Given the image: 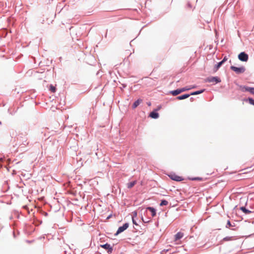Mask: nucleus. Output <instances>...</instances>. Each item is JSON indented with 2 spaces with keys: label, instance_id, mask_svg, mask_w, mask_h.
Wrapping results in <instances>:
<instances>
[{
  "label": "nucleus",
  "instance_id": "nucleus-8",
  "mask_svg": "<svg viewBox=\"0 0 254 254\" xmlns=\"http://www.w3.org/2000/svg\"><path fill=\"white\" fill-rule=\"evenodd\" d=\"M101 247L106 250H108V252L111 253L113 251V248L110 246V244H106L104 245H101Z\"/></svg>",
  "mask_w": 254,
  "mask_h": 254
},
{
  "label": "nucleus",
  "instance_id": "nucleus-16",
  "mask_svg": "<svg viewBox=\"0 0 254 254\" xmlns=\"http://www.w3.org/2000/svg\"><path fill=\"white\" fill-rule=\"evenodd\" d=\"M240 209L243 212L246 214H249L251 212V211L247 210L245 207H241Z\"/></svg>",
  "mask_w": 254,
  "mask_h": 254
},
{
  "label": "nucleus",
  "instance_id": "nucleus-2",
  "mask_svg": "<svg viewBox=\"0 0 254 254\" xmlns=\"http://www.w3.org/2000/svg\"><path fill=\"white\" fill-rule=\"evenodd\" d=\"M238 58L240 61L242 62H247L249 59V56L248 54L245 52H241L238 55Z\"/></svg>",
  "mask_w": 254,
  "mask_h": 254
},
{
  "label": "nucleus",
  "instance_id": "nucleus-3",
  "mask_svg": "<svg viewBox=\"0 0 254 254\" xmlns=\"http://www.w3.org/2000/svg\"><path fill=\"white\" fill-rule=\"evenodd\" d=\"M169 177L172 180L178 182H180L184 180V179L182 177L178 176L175 174H171L169 175Z\"/></svg>",
  "mask_w": 254,
  "mask_h": 254
},
{
  "label": "nucleus",
  "instance_id": "nucleus-22",
  "mask_svg": "<svg viewBox=\"0 0 254 254\" xmlns=\"http://www.w3.org/2000/svg\"><path fill=\"white\" fill-rule=\"evenodd\" d=\"M249 101L251 104L254 105V100L252 98H249Z\"/></svg>",
  "mask_w": 254,
  "mask_h": 254
},
{
  "label": "nucleus",
  "instance_id": "nucleus-15",
  "mask_svg": "<svg viewBox=\"0 0 254 254\" xmlns=\"http://www.w3.org/2000/svg\"><path fill=\"white\" fill-rule=\"evenodd\" d=\"M136 184V181H133V182H131L129 183H128L127 184V188L128 189H131V188H132L135 184Z\"/></svg>",
  "mask_w": 254,
  "mask_h": 254
},
{
  "label": "nucleus",
  "instance_id": "nucleus-23",
  "mask_svg": "<svg viewBox=\"0 0 254 254\" xmlns=\"http://www.w3.org/2000/svg\"><path fill=\"white\" fill-rule=\"evenodd\" d=\"M231 226V224L230 221H228L227 225H226V227L229 228Z\"/></svg>",
  "mask_w": 254,
  "mask_h": 254
},
{
  "label": "nucleus",
  "instance_id": "nucleus-11",
  "mask_svg": "<svg viewBox=\"0 0 254 254\" xmlns=\"http://www.w3.org/2000/svg\"><path fill=\"white\" fill-rule=\"evenodd\" d=\"M147 209L151 211L152 217H154L156 215V210L154 208L151 207H148Z\"/></svg>",
  "mask_w": 254,
  "mask_h": 254
},
{
  "label": "nucleus",
  "instance_id": "nucleus-6",
  "mask_svg": "<svg viewBox=\"0 0 254 254\" xmlns=\"http://www.w3.org/2000/svg\"><path fill=\"white\" fill-rule=\"evenodd\" d=\"M128 227V224L126 223L123 225V226L120 227L117 231L116 235H118L121 232H123Z\"/></svg>",
  "mask_w": 254,
  "mask_h": 254
},
{
  "label": "nucleus",
  "instance_id": "nucleus-29",
  "mask_svg": "<svg viewBox=\"0 0 254 254\" xmlns=\"http://www.w3.org/2000/svg\"><path fill=\"white\" fill-rule=\"evenodd\" d=\"M188 6L189 7H191V5L190 3H188Z\"/></svg>",
  "mask_w": 254,
  "mask_h": 254
},
{
  "label": "nucleus",
  "instance_id": "nucleus-30",
  "mask_svg": "<svg viewBox=\"0 0 254 254\" xmlns=\"http://www.w3.org/2000/svg\"><path fill=\"white\" fill-rule=\"evenodd\" d=\"M2 158H0V161H2Z\"/></svg>",
  "mask_w": 254,
  "mask_h": 254
},
{
  "label": "nucleus",
  "instance_id": "nucleus-17",
  "mask_svg": "<svg viewBox=\"0 0 254 254\" xmlns=\"http://www.w3.org/2000/svg\"><path fill=\"white\" fill-rule=\"evenodd\" d=\"M204 90H201L200 91H195V92L191 93L190 95H197V94L202 93L204 91Z\"/></svg>",
  "mask_w": 254,
  "mask_h": 254
},
{
  "label": "nucleus",
  "instance_id": "nucleus-21",
  "mask_svg": "<svg viewBox=\"0 0 254 254\" xmlns=\"http://www.w3.org/2000/svg\"><path fill=\"white\" fill-rule=\"evenodd\" d=\"M251 94L254 95V88L250 87V90L249 91Z\"/></svg>",
  "mask_w": 254,
  "mask_h": 254
},
{
  "label": "nucleus",
  "instance_id": "nucleus-5",
  "mask_svg": "<svg viewBox=\"0 0 254 254\" xmlns=\"http://www.w3.org/2000/svg\"><path fill=\"white\" fill-rule=\"evenodd\" d=\"M190 88H181V89H178L177 90H174V91H172L171 92V93L173 95V96H176L179 94H180L181 93L184 92V91H186L187 90H189Z\"/></svg>",
  "mask_w": 254,
  "mask_h": 254
},
{
  "label": "nucleus",
  "instance_id": "nucleus-26",
  "mask_svg": "<svg viewBox=\"0 0 254 254\" xmlns=\"http://www.w3.org/2000/svg\"><path fill=\"white\" fill-rule=\"evenodd\" d=\"M24 139H25L24 141V145H26L28 144V142H27V139H26L25 138H24Z\"/></svg>",
  "mask_w": 254,
  "mask_h": 254
},
{
  "label": "nucleus",
  "instance_id": "nucleus-12",
  "mask_svg": "<svg viewBox=\"0 0 254 254\" xmlns=\"http://www.w3.org/2000/svg\"><path fill=\"white\" fill-rule=\"evenodd\" d=\"M190 96V94H184L177 97L178 100H183L188 98Z\"/></svg>",
  "mask_w": 254,
  "mask_h": 254
},
{
  "label": "nucleus",
  "instance_id": "nucleus-13",
  "mask_svg": "<svg viewBox=\"0 0 254 254\" xmlns=\"http://www.w3.org/2000/svg\"><path fill=\"white\" fill-rule=\"evenodd\" d=\"M250 87L248 86H240V90L243 92L248 91L250 90Z\"/></svg>",
  "mask_w": 254,
  "mask_h": 254
},
{
  "label": "nucleus",
  "instance_id": "nucleus-27",
  "mask_svg": "<svg viewBox=\"0 0 254 254\" xmlns=\"http://www.w3.org/2000/svg\"><path fill=\"white\" fill-rule=\"evenodd\" d=\"M193 180H201V178H194V179H192Z\"/></svg>",
  "mask_w": 254,
  "mask_h": 254
},
{
  "label": "nucleus",
  "instance_id": "nucleus-10",
  "mask_svg": "<svg viewBox=\"0 0 254 254\" xmlns=\"http://www.w3.org/2000/svg\"><path fill=\"white\" fill-rule=\"evenodd\" d=\"M149 117L153 119H157L159 117V114L156 112L153 111L150 113Z\"/></svg>",
  "mask_w": 254,
  "mask_h": 254
},
{
  "label": "nucleus",
  "instance_id": "nucleus-7",
  "mask_svg": "<svg viewBox=\"0 0 254 254\" xmlns=\"http://www.w3.org/2000/svg\"><path fill=\"white\" fill-rule=\"evenodd\" d=\"M207 81L209 82H215L217 83L220 82L221 80L217 77H211L207 79Z\"/></svg>",
  "mask_w": 254,
  "mask_h": 254
},
{
  "label": "nucleus",
  "instance_id": "nucleus-9",
  "mask_svg": "<svg viewBox=\"0 0 254 254\" xmlns=\"http://www.w3.org/2000/svg\"><path fill=\"white\" fill-rule=\"evenodd\" d=\"M142 102V100L141 99H138L136 101L134 102V103L132 105V108L135 109L136 108L141 102Z\"/></svg>",
  "mask_w": 254,
  "mask_h": 254
},
{
  "label": "nucleus",
  "instance_id": "nucleus-18",
  "mask_svg": "<svg viewBox=\"0 0 254 254\" xmlns=\"http://www.w3.org/2000/svg\"><path fill=\"white\" fill-rule=\"evenodd\" d=\"M223 64V62H220L218 63L215 66V68H216V70H217L218 68L222 65Z\"/></svg>",
  "mask_w": 254,
  "mask_h": 254
},
{
  "label": "nucleus",
  "instance_id": "nucleus-19",
  "mask_svg": "<svg viewBox=\"0 0 254 254\" xmlns=\"http://www.w3.org/2000/svg\"><path fill=\"white\" fill-rule=\"evenodd\" d=\"M168 204V202L166 200H163L161 201L160 205V206H163V205H167Z\"/></svg>",
  "mask_w": 254,
  "mask_h": 254
},
{
  "label": "nucleus",
  "instance_id": "nucleus-14",
  "mask_svg": "<svg viewBox=\"0 0 254 254\" xmlns=\"http://www.w3.org/2000/svg\"><path fill=\"white\" fill-rule=\"evenodd\" d=\"M236 238L234 237H226L222 240L223 241H233L235 240Z\"/></svg>",
  "mask_w": 254,
  "mask_h": 254
},
{
  "label": "nucleus",
  "instance_id": "nucleus-28",
  "mask_svg": "<svg viewBox=\"0 0 254 254\" xmlns=\"http://www.w3.org/2000/svg\"><path fill=\"white\" fill-rule=\"evenodd\" d=\"M227 60V58L225 57L221 62H223V63Z\"/></svg>",
  "mask_w": 254,
  "mask_h": 254
},
{
  "label": "nucleus",
  "instance_id": "nucleus-24",
  "mask_svg": "<svg viewBox=\"0 0 254 254\" xmlns=\"http://www.w3.org/2000/svg\"><path fill=\"white\" fill-rule=\"evenodd\" d=\"M132 222H133V224H134L135 225H137V224L136 222V221L134 220L133 217H132Z\"/></svg>",
  "mask_w": 254,
  "mask_h": 254
},
{
  "label": "nucleus",
  "instance_id": "nucleus-4",
  "mask_svg": "<svg viewBox=\"0 0 254 254\" xmlns=\"http://www.w3.org/2000/svg\"><path fill=\"white\" fill-rule=\"evenodd\" d=\"M184 236V234L183 233L181 232H179L177 233L174 236V241L176 242V244H180V242H179V241Z\"/></svg>",
  "mask_w": 254,
  "mask_h": 254
},
{
  "label": "nucleus",
  "instance_id": "nucleus-20",
  "mask_svg": "<svg viewBox=\"0 0 254 254\" xmlns=\"http://www.w3.org/2000/svg\"><path fill=\"white\" fill-rule=\"evenodd\" d=\"M50 90L53 93L55 92H56V88L55 86H54L53 85H50Z\"/></svg>",
  "mask_w": 254,
  "mask_h": 254
},
{
  "label": "nucleus",
  "instance_id": "nucleus-25",
  "mask_svg": "<svg viewBox=\"0 0 254 254\" xmlns=\"http://www.w3.org/2000/svg\"><path fill=\"white\" fill-rule=\"evenodd\" d=\"M137 216V212L136 211H134L133 212V215H132V217H136Z\"/></svg>",
  "mask_w": 254,
  "mask_h": 254
},
{
  "label": "nucleus",
  "instance_id": "nucleus-1",
  "mask_svg": "<svg viewBox=\"0 0 254 254\" xmlns=\"http://www.w3.org/2000/svg\"><path fill=\"white\" fill-rule=\"evenodd\" d=\"M231 69H232L233 71H235L237 74L242 73H244L245 70L246 68L244 66H241L240 67H237L235 66H231L230 67Z\"/></svg>",
  "mask_w": 254,
  "mask_h": 254
}]
</instances>
